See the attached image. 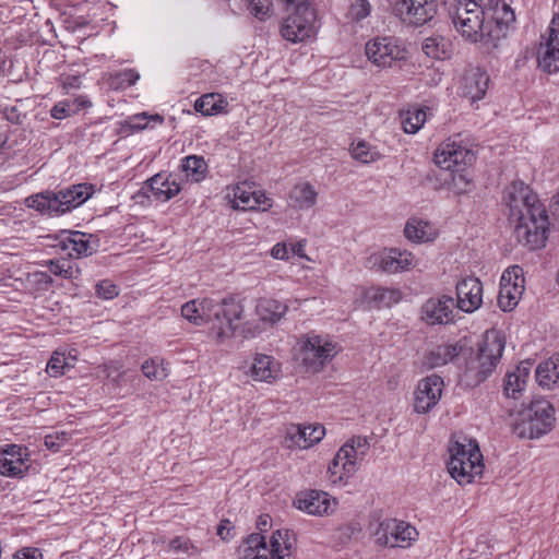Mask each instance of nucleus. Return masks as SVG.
Wrapping results in <instances>:
<instances>
[{
  "instance_id": "nucleus-48",
  "label": "nucleus",
  "mask_w": 559,
  "mask_h": 559,
  "mask_svg": "<svg viewBox=\"0 0 559 559\" xmlns=\"http://www.w3.org/2000/svg\"><path fill=\"white\" fill-rule=\"evenodd\" d=\"M70 368L64 354L55 352L47 364V372L51 377H58L64 373V369Z\"/></svg>"
},
{
  "instance_id": "nucleus-10",
  "label": "nucleus",
  "mask_w": 559,
  "mask_h": 559,
  "mask_svg": "<svg viewBox=\"0 0 559 559\" xmlns=\"http://www.w3.org/2000/svg\"><path fill=\"white\" fill-rule=\"evenodd\" d=\"M486 24H488L487 40L491 44L493 51L499 48L500 43L506 38L509 27L515 21L513 10L501 0H479Z\"/></svg>"
},
{
  "instance_id": "nucleus-51",
  "label": "nucleus",
  "mask_w": 559,
  "mask_h": 559,
  "mask_svg": "<svg viewBox=\"0 0 559 559\" xmlns=\"http://www.w3.org/2000/svg\"><path fill=\"white\" fill-rule=\"evenodd\" d=\"M150 121L162 123L164 119L159 115L147 116L146 114H140L132 116L130 118L129 124L131 129L142 130L148 126Z\"/></svg>"
},
{
  "instance_id": "nucleus-34",
  "label": "nucleus",
  "mask_w": 559,
  "mask_h": 559,
  "mask_svg": "<svg viewBox=\"0 0 559 559\" xmlns=\"http://www.w3.org/2000/svg\"><path fill=\"white\" fill-rule=\"evenodd\" d=\"M421 49L430 58L448 59L452 55V43L441 35H433L424 40Z\"/></svg>"
},
{
  "instance_id": "nucleus-12",
  "label": "nucleus",
  "mask_w": 559,
  "mask_h": 559,
  "mask_svg": "<svg viewBox=\"0 0 559 559\" xmlns=\"http://www.w3.org/2000/svg\"><path fill=\"white\" fill-rule=\"evenodd\" d=\"M417 536L418 532L414 526L396 519L379 522L373 531L376 544L383 547L407 548Z\"/></svg>"
},
{
  "instance_id": "nucleus-38",
  "label": "nucleus",
  "mask_w": 559,
  "mask_h": 559,
  "mask_svg": "<svg viewBox=\"0 0 559 559\" xmlns=\"http://www.w3.org/2000/svg\"><path fill=\"white\" fill-rule=\"evenodd\" d=\"M226 102L222 95L210 93L199 97L194 103V109L204 116H213L219 114L225 107Z\"/></svg>"
},
{
  "instance_id": "nucleus-19",
  "label": "nucleus",
  "mask_w": 559,
  "mask_h": 559,
  "mask_svg": "<svg viewBox=\"0 0 559 559\" xmlns=\"http://www.w3.org/2000/svg\"><path fill=\"white\" fill-rule=\"evenodd\" d=\"M335 504V500L328 492L320 490L300 492L294 501L298 510L316 516L329 515Z\"/></svg>"
},
{
  "instance_id": "nucleus-25",
  "label": "nucleus",
  "mask_w": 559,
  "mask_h": 559,
  "mask_svg": "<svg viewBox=\"0 0 559 559\" xmlns=\"http://www.w3.org/2000/svg\"><path fill=\"white\" fill-rule=\"evenodd\" d=\"M93 236L80 231L63 233L60 240L61 249L72 259L92 255L95 251Z\"/></svg>"
},
{
  "instance_id": "nucleus-37",
  "label": "nucleus",
  "mask_w": 559,
  "mask_h": 559,
  "mask_svg": "<svg viewBox=\"0 0 559 559\" xmlns=\"http://www.w3.org/2000/svg\"><path fill=\"white\" fill-rule=\"evenodd\" d=\"M292 542L289 532L276 531L273 533L270 539L269 554L274 556L275 559H286L290 556Z\"/></svg>"
},
{
  "instance_id": "nucleus-64",
  "label": "nucleus",
  "mask_w": 559,
  "mask_h": 559,
  "mask_svg": "<svg viewBox=\"0 0 559 559\" xmlns=\"http://www.w3.org/2000/svg\"><path fill=\"white\" fill-rule=\"evenodd\" d=\"M269 523H270V518L269 515H261L259 519H258V522H257V526L260 531H265L266 527L269 526Z\"/></svg>"
},
{
  "instance_id": "nucleus-33",
  "label": "nucleus",
  "mask_w": 559,
  "mask_h": 559,
  "mask_svg": "<svg viewBox=\"0 0 559 559\" xmlns=\"http://www.w3.org/2000/svg\"><path fill=\"white\" fill-rule=\"evenodd\" d=\"M277 366L271 356L259 354L250 366V376L255 381L270 382L277 376Z\"/></svg>"
},
{
  "instance_id": "nucleus-50",
  "label": "nucleus",
  "mask_w": 559,
  "mask_h": 559,
  "mask_svg": "<svg viewBox=\"0 0 559 559\" xmlns=\"http://www.w3.org/2000/svg\"><path fill=\"white\" fill-rule=\"evenodd\" d=\"M71 438V433L66 431H56L45 437V445L48 450L57 452Z\"/></svg>"
},
{
  "instance_id": "nucleus-60",
  "label": "nucleus",
  "mask_w": 559,
  "mask_h": 559,
  "mask_svg": "<svg viewBox=\"0 0 559 559\" xmlns=\"http://www.w3.org/2000/svg\"><path fill=\"white\" fill-rule=\"evenodd\" d=\"M305 247H306V241L301 240L296 243H293L290 246V250H292L293 254L298 255L301 259L309 260V258L307 257V254L305 252Z\"/></svg>"
},
{
  "instance_id": "nucleus-63",
  "label": "nucleus",
  "mask_w": 559,
  "mask_h": 559,
  "mask_svg": "<svg viewBox=\"0 0 559 559\" xmlns=\"http://www.w3.org/2000/svg\"><path fill=\"white\" fill-rule=\"evenodd\" d=\"M253 194L258 201L257 203V207L261 206V205H265L266 206H271V204L269 203V199L265 198V195L259 191H253Z\"/></svg>"
},
{
  "instance_id": "nucleus-21",
  "label": "nucleus",
  "mask_w": 559,
  "mask_h": 559,
  "mask_svg": "<svg viewBox=\"0 0 559 559\" xmlns=\"http://www.w3.org/2000/svg\"><path fill=\"white\" fill-rule=\"evenodd\" d=\"M483 302L481 282L474 276L463 278L456 284V307L464 312H474Z\"/></svg>"
},
{
  "instance_id": "nucleus-22",
  "label": "nucleus",
  "mask_w": 559,
  "mask_h": 559,
  "mask_svg": "<svg viewBox=\"0 0 559 559\" xmlns=\"http://www.w3.org/2000/svg\"><path fill=\"white\" fill-rule=\"evenodd\" d=\"M325 435L321 425H290L286 430L285 443L287 448L308 449L320 442Z\"/></svg>"
},
{
  "instance_id": "nucleus-15",
  "label": "nucleus",
  "mask_w": 559,
  "mask_h": 559,
  "mask_svg": "<svg viewBox=\"0 0 559 559\" xmlns=\"http://www.w3.org/2000/svg\"><path fill=\"white\" fill-rule=\"evenodd\" d=\"M537 61L543 71H559V14L552 17L547 32L542 36Z\"/></svg>"
},
{
  "instance_id": "nucleus-46",
  "label": "nucleus",
  "mask_w": 559,
  "mask_h": 559,
  "mask_svg": "<svg viewBox=\"0 0 559 559\" xmlns=\"http://www.w3.org/2000/svg\"><path fill=\"white\" fill-rule=\"evenodd\" d=\"M247 9L254 17L264 21L270 17L272 11L271 0H247Z\"/></svg>"
},
{
  "instance_id": "nucleus-47",
  "label": "nucleus",
  "mask_w": 559,
  "mask_h": 559,
  "mask_svg": "<svg viewBox=\"0 0 559 559\" xmlns=\"http://www.w3.org/2000/svg\"><path fill=\"white\" fill-rule=\"evenodd\" d=\"M373 299L380 306L390 307L401 299V292L394 288H378L373 295Z\"/></svg>"
},
{
  "instance_id": "nucleus-27",
  "label": "nucleus",
  "mask_w": 559,
  "mask_h": 559,
  "mask_svg": "<svg viewBox=\"0 0 559 559\" xmlns=\"http://www.w3.org/2000/svg\"><path fill=\"white\" fill-rule=\"evenodd\" d=\"M532 365L522 362L513 371L507 373L503 382V393L507 397L519 399L526 386Z\"/></svg>"
},
{
  "instance_id": "nucleus-57",
  "label": "nucleus",
  "mask_w": 559,
  "mask_h": 559,
  "mask_svg": "<svg viewBox=\"0 0 559 559\" xmlns=\"http://www.w3.org/2000/svg\"><path fill=\"white\" fill-rule=\"evenodd\" d=\"M453 186L457 193L466 192L468 190L467 187L469 186V181L464 175L457 174L453 176Z\"/></svg>"
},
{
  "instance_id": "nucleus-58",
  "label": "nucleus",
  "mask_w": 559,
  "mask_h": 559,
  "mask_svg": "<svg viewBox=\"0 0 559 559\" xmlns=\"http://www.w3.org/2000/svg\"><path fill=\"white\" fill-rule=\"evenodd\" d=\"M271 255L274 258V259H281V260H286L288 259V249H287V246L285 243H276L272 250H271Z\"/></svg>"
},
{
  "instance_id": "nucleus-17",
  "label": "nucleus",
  "mask_w": 559,
  "mask_h": 559,
  "mask_svg": "<svg viewBox=\"0 0 559 559\" xmlns=\"http://www.w3.org/2000/svg\"><path fill=\"white\" fill-rule=\"evenodd\" d=\"M367 58L377 67H391L404 58L405 51L393 37H376L366 44Z\"/></svg>"
},
{
  "instance_id": "nucleus-40",
  "label": "nucleus",
  "mask_w": 559,
  "mask_h": 559,
  "mask_svg": "<svg viewBox=\"0 0 559 559\" xmlns=\"http://www.w3.org/2000/svg\"><path fill=\"white\" fill-rule=\"evenodd\" d=\"M143 374L154 381H162L169 374V365L164 359L155 357L142 364Z\"/></svg>"
},
{
  "instance_id": "nucleus-5",
  "label": "nucleus",
  "mask_w": 559,
  "mask_h": 559,
  "mask_svg": "<svg viewBox=\"0 0 559 559\" xmlns=\"http://www.w3.org/2000/svg\"><path fill=\"white\" fill-rule=\"evenodd\" d=\"M94 193L92 185L78 183L59 190L46 191L26 199L28 207L43 214L59 215L71 211L87 201Z\"/></svg>"
},
{
  "instance_id": "nucleus-26",
  "label": "nucleus",
  "mask_w": 559,
  "mask_h": 559,
  "mask_svg": "<svg viewBox=\"0 0 559 559\" xmlns=\"http://www.w3.org/2000/svg\"><path fill=\"white\" fill-rule=\"evenodd\" d=\"M142 190L151 191L155 200L166 202L177 195L181 188L171 175L159 173L150 178Z\"/></svg>"
},
{
  "instance_id": "nucleus-13",
  "label": "nucleus",
  "mask_w": 559,
  "mask_h": 559,
  "mask_svg": "<svg viewBox=\"0 0 559 559\" xmlns=\"http://www.w3.org/2000/svg\"><path fill=\"white\" fill-rule=\"evenodd\" d=\"M417 265L416 257L397 248L384 249L367 258L366 266L389 274L408 271Z\"/></svg>"
},
{
  "instance_id": "nucleus-62",
  "label": "nucleus",
  "mask_w": 559,
  "mask_h": 559,
  "mask_svg": "<svg viewBox=\"0 0 559 559\" xmlns=\"http://www.w3.org/2000/svg\"><path fill=\"white\" fill-rule=\"evenodd\" d=\"M551 214L559 219V192L554 195L550 204Z\"/></svg>"
},
{
  "instance_id": "nucleus-54",
  "label": "nucleus",
  "mask_w": 559,
  "mask_h": 559,
  "mask_svg": "<svg viewBox=\"0 0 559 559\" xmlns=\"http://www.w3.org/2000/svg\"><path fill=\"white\" fill-rule=\"evenodd\" d=\"M72 112L73 109L71 107L70 102L68 100L59 102L50 110V115L55 119H63L66 117H69Z\"/></svg>"
},
{
  "instance_id": "nucleus-7",
  "label": "nucleus",
  "mask_w": 559,
  "mask_h": 559,
  "mask_svg": "<svg viewBox=\"0 0 559 559\" xmlns=\"http://www.w3.org/2000/svg\"><path fill=\"white\" fill-rule=\"evenodd\" d=\"M555 420L551 403L545 399H536L515 414L512 426L520 438L536 439L551 431Z\"/></svg>"
},
{
  "instance_id": "nucleus-32",
  "label": "nucleus",
  "mask_w": 559,
  "mask_h": 559,
  "mask_svg": "<svg viewBox=\"0 0 559 559\" xmlns=\"http://www.w3.org/2000/svg\"><path fill=\"white\" fill-rule=\"evenodd\" d=\"M461 350L459 343L439 345L426 355L424 364L430 369L444 366L459 356Z\"/></svg>"
},
{
  "instance_id": "nucleus-11",
  "label": "nucleus",
  "mask_w": 559,
  "mask_h": 559,
  "mask_svg": "<svg viewBox=\"0 0 559 559\" xmlns=\"http://www.w3.org/2000/svg\"><path fill=\"white\" fill-rule=\"evenodd\" d=\"M337 352V344L328 336L309 333L302 340L300 359L307 371L319 372Z\"/></svg>"
},
{
  "instance_id": "nucleus-61",
  "label": "nucleus",
  "mask_w": 559,
  "mask_h": 559,
  "mask_svg": "<svg viewBox=\"0 0 559 559\" xmlns=\"http://www.w3.org/2000/svg\"><path fill=\"white\" fill-rule=\"evenodd\" d=\"M242 559H275V557L269 552L260 551L255 554H246Z\"/></svg>"
},
{
  "instance_id": "nucleus-44",
  "label": "nucleus",
  "mask_w": 559,
  "mask_h": 559,
  "mask_svg": "<svg viewBox=\"0 0 559 559\" xmlns=\"http://www.w3.org/2000/svg\"><path fill=\"white\" fill-rule=\"evenodd\" d=\"M455 147L456 150L453 157L452 171L455 167L469 166L476 159L474 151L467 147L460 138Z\"/></svg>"
},
{
  "instance_id": "nucleus-55",
  "label": "nucleus",
  "mask_w": 559,
  "mask_h": 559,
  "mask_svg": "<svg viewBox=\"0 0 559 559\" xmlns=\"http://www.w3.org/2000/svg\"><path fill=\"white\" fill-rule=\"evenodd\" d=\"M169 547L171 550L179 552V551H189L191 547V543L189 539L185 537H176L173 540H170Z\"/></svg>"
},
{
  "instance_id": "nucleus-3",
  "label": "nucleus",
  "mask_w": 559,
  "mask_h": 559,
  "mask_svg": "<svg viewBox=\"0 0 559 559\" xmlns=\"http://www.w3.org/2000/svg\"><path fill=\"white\" fill-rule=\"evenodd\" d=\"M449 16L456 32L466 41L478 45L486 53L493 52L487 40L489 26L479 0H453L449 7Z\"/></svg>"
},
{
  "instance_id": "nucleus-49",
  "label": "nucleus",
  "mask_w": 559,
  "mask_h": 559,
  "mask_svg": "<svg viewBox=\"0 0 559 559\" xmlns=\"http://www.w3.org/2000/svg\"><path fill=\"white\" fill-rule=\"evenodd\" d=\"M371 12V5L368 0H356L352 3L348 17L352 21H361L367 17Z\"/></svg>"
},
{
  "instance_id": "nucleus-30",
  "label": "nucleus",
  "mask_w": 559,
  "mask_h": 559,
  "mask_svg": "<svg viewBox=\"0 0 559 559\" xmlns=\"http://www.w3.org/2000/svg\"><path fill=\"white\" fill-rule=\"evenodd\" d=\"M535 373L538 384L544 389L551 390L559 386V354L540 362Z\"/></svg>"
},
{
  "instance_id": "nucleus-16",
  "label": "nucleus",
  "mask_w": 559,
  "mask_h": 559,
  "mask_svg": "<svg viewBox=\"0 0 559 559\" xmlns=\"http://www.w3.org/2000/svg\"><path fill=\"white\" fill-rule=\"evenodd\" d=\"M395 14L411 25H424L431 21L438 12L437 0H397Z\"/></svg>"
},
{
  "instance_id": "nucleus-20",
  "label": "nucleus",
  "mask_w": 559,
  "mask_h": 559,
  "mask_svg": "<svg viewBox=\"0 0 559 559\" xmlns=\"http://www.w3.org/2000/svg\"><path fill=\"white\" fill-rule=\"evenodd\" d=\"M26 448L17 444L7 445L0 452V475L22 478L28 469Z\"/></svg>"
},
{
  "instance_id": "nucleus-59",
  "label": "nucleus",
  "mask_w": 559,
  "mask_h": 559,
  "mask_svg": "<svg viewBox=\"0 0 559 559\" xmlns=\"http://www.w3.org/2000/svg\"><path fill=\"white\" fill-rule=\"evenodd\" d=\"M231 522L229 520H222L217 526V535L227 540L230 537Z\"/></svg>"
},
{
  "instance_id": "nucleus-53",
  "label": "nucleus",
  "mask_w": 559,
  "mask_h": 559,
  "mask_svg": "<svg viewBox=\"0 0 559 559\" xmlns=\"http://www.w3.org/2000/svg\"><path fill=\"white\" fill-rule=\"evenodd\" d=\"M48 267L51 274L62 278H71L73 275V267L69 264V262L66 261H50Z\"/></svg>"
},
{
  "instance_id": "nucleus-18",
  "label": "nucleus",
  "mask_w": 559,
  "mask_h": 559,
  "mask_svg": "<svg viewBox=\"0 0 559 559\" xmlns=\"http://www.w3.org/2000/svg\"><path fill=\"white\" fill-rule=\"evenodd\" d=\"M443 380L437 374L421 379L415 391L414 411L417 414H427L440 401L443 391Z\"/></svg>"
},
{
  "instance_id": "nucleus-43",
  "label": "nucleus",
  "mask_w": 559,
  "mask_h": 559,
  "mask_svg": "<svg viewBox=\"0 0 559 559\" xmlns=\"http://www.w3.org/2000/svg\"><path fill=\"white\" fill-rule=\"evenodd\" d=\"M426 121V111L421 108H415L407 110L403 118V129L406 133H416Z\"/></svg>"
},
{
  "instance_id": "nucleus-23",
  "label": "nucleus",
  "mask_w": 559,
  "mask_h": 559,
  "mask_svg": "<svg viewBox=\"0 0 559 559\" xmlns=\"http://www.w3.org/2000/svg\"><path fill=\"white\" fill-rule=\"evenodd\" d=\"M454 299L449 296L429 298L421 308L423 320L431 325L448 324L453 321Z\"/></svg>"
},
{
  "instance_id": "nucleus-24",
  "label": "nucleus",
  "mask_w": 559,
  "mask_h": 559,
  "mask_svg": "<svg viewBox=\"0 0 559 559\" xmlns=\"http://www.w3.org/2000/svg\"><path fill=\"white\" fill-rule=\"evenodd\" d=\"M489 76L480 68H469L461 80L462 95L472 102L481 99L488 88Z\"/></svg>"
},
{
  "instance_id": "nucleus-36",
  "label": "nucleus",
  "mask_w": 559,
  "mask_h": 559,
  "mask_svg": "<svg viewBox=\"0 0 559 559\" xmlns=\"http://www.w3.org/2000/svg\"><path fill=\"white\" fill-rule=\"evenodd\" d=\"M459 136L444 140L436 150L433 159L436 165L445 170H452V163L456 150Z\"/></svg>"
},
{
  "instance_id": "nucleus-56",
  "label": "nucleus",
  "mask_w": 559,
  "mask_h": 559,
  "mask_svg": "<svg viewBox=\"0 0 559 559\" xmlns=\"http://www.w3.org/2000/svg\"><path fill=\"white\" fill-rule=\"evenodd\" d=\"M43 555L37 548H25L17 551L13 559H41Z\"/></svg>"
},
{
  "instance_id": "nucleus-6",
  "label": "nucleus",
  "mask_w": 559,
  "mask_h": 559,
  "mask_svg": "<svg viewBox=\"0 0 559 559\" xmlns=\"http://www.w3.org/2000/svg\"><path fill=\"white\" fill-rule=\"evenodd\" d=\"M448 469L450 475L460 484H471L484 472L483 454L478 443L467 437L452 441Z\"/></svg>"
},
{
  "instance_id": "nucleus-52",
  "label": "nucleus",
  "mask_w": 559,
  "mask_h": 559,
  "mask_svg": "<svg viewBox=\"0 0 559 559\" xmlns=\"http://www.w3.org/2000/svg\"><path fill=\"white\" fill-rule=\"evenodd\" d=\"M119 289L118 287L108 280L100 281L96 285V295L99 298L110 300L118 296Z\"/></svg>"
},
{
  "instance_id": "nucleus-45",
  "label": "nucleus",
  "mask_w": 559,
  "mask_h": 559,
  "mask_svg": "<svg viewBox=\"0 0 559 559\" xmlns=\"http://www.w3.org/2000/svg\"><path fill=\"white\" fill-rule=\"evenodd\" d=\"M240 550L243 556L246 554H255L260 551L267 552L269 547L263 535L260 533H253L246 538Z\"/></svg>"
},
{
  "instance_id": "nucleus-14",
  "label": "nucleus",
  "mask_w": 559,
  "mask_h": 559,
  "mask_svg": "<svg viewBox=\"0 0 559 559\" xmlns=\"http://www.w3.org/2000/svg\"><path fill=\"white\" fill-rule=\"evenodd\" d=\"M524 273L519 265L508 267L501 275L498 305L503 311L513 310L524 292Z\"/></svg>"
},
{
  "instance_id": "nucleus-29",
  "label": "nucleus",
  "mask_w": 559,
  "mask_h": 559,
  "mask_svg": "<svg viewBox=\"0 0 559 559\" xmlns=\"http://www.w3.org/2000/svg\"><path fill=\"white\" fill-rule=\"evenodd\" d=\"M286 311V305L272 298H260L255 305V312L260 321L269 325L278 322Z\"/></svg>"
},
{
  "instance_id": "nucleus-39",
  "label": "nucleus",
  "mask_w": 559,
  "mask_h": 559,
  "mask_svg": "<svg viewBox=\"0 0 559 559\" xmlns=\"http://www.w3.org/2000/svg\"><path fill=\"white\" fill-rule=\"evenodd\" d=\"M257 199L253 194V191L250 190V187L247 183L238 185L234 189V201L233 206L237 210H254L257 209Z\"/></svg>"
},
{
  "instance_id": "nucleus-41",
  "label": "nucleus",
  "mask_w": 559,
  "mask_h": 559,
  "mask_svg": "<svg viewBox=\"0 0 559 559\" xmlns=\"http://www.w3.org/2000/svg\"><path fill=\"white\" fill-rule=\"evenodd\" d=\"M350 153L354 159L364 164L373 163L381 158L379 151L361 140L352 144Z\"/></svg>"
},
{
  "instance_id": "nucleus-42",
  "label": "nucleus",
  "mask_w": 559,
  "mask_h": 559,
  "mask_svg": "<svg viewBox=\"0 0 559 559\" xmlns=\"http://www.w3.org/2000/svg\"><path fill=\"white\" fill-rule=\"evenodd\" d=\"M140 79V74L133 69H126L108 76V85L115 90L127 88Z\"/></svg>"
},
{
  "instance_id": "nucleus-2",
  "label": "nucleus",
  "mask_w": 559,
  "mask_h": 559,
  "mask_svg": "<svg viewBox=\"0 0 559 559\" xmlns=\"http://www.w3.org/2000/svg\"><path fill=\"white\" fill-rule=\"evenodd\" d=\"M181 314L194 325H210L217 340L224 341L237 331L243 337H252L255 331L247 328L242 299L235 296L216 301L212 298L193 299L181 307Z\"/></svg>"
},
{
  "instance_id": "nucleus-31",
  "label": "nucleus",
  "mask_w": 559,
  "mask_h": 559,
  "mask_svg": "<svg viewBox=\"0 0 559 559\" xmlns=\"http://www.w3.org/2000/svg\"><path fill=\"white\" fill-rule=\"evenodd\" d=\"M404 235L409 241L421 243L432 241L437 233L429 222L413 217L407 221Z\"/></svg>"
},
{
  "instance_id": "nucleus-35",
  "label": "nucleus",
  "mask_w": 559,
  "mask_h": 559,
  "mask_svg": "<svg viewBox=\"0 0 559 559\" xmlns=\"http://www.w3.org/2000/svg\"><path fill=\"white\" fill-rule=\"evenodd\" d=\"M180 169L187 180L200 182L206 177L207 164L202 156L190 155L182 158Z\"/></svg>"
},
{
  "instance_id": "nucleus-1",
  "label": "nucleus",
  "mask_w": 559,
  "mask_h": 559,
  "mask_svg": "<svg viewBox=\"0 0 559 559\" xmlns=\"http://www.w3.org/2000/svg\"><path fill=\"white\" fill-rule=\"evenodd\" d=\"M509 217L515 222L514 234L520 243L534 250L545 246L548 216L532 189L522 181L512 182L503 193Z\"/></svg>"
},
{
  "instance_id": "nucleus-9",
  "label": "nucleus",
  "mask_w": 559,
  "mask_h": 559,
  "mask_svg": "<svg viewBox=\"0 0 559 559\" xmlns=\"http://www.w3.org/2000/svg\"><path fill=\"white\" fill-rule=\"evenodd\" d=\"M368 449L369 443L362 437H355L346 442L329 464L328 474L331 483H342L352 477L357 472Z\"/></svg>"
},
{
  "instance_id": "nucleus-4",
  "label": "nucleus",
  "mask_w": 559,
  "mask_h": 559,
  "mask_svg": "<svg viewBox=\"0 0 559 559\" xmlns=\"http://www.w3.org/2000/svg\"><path fill=\"white\" fill-rule=\"evenodd\" d=\"M506 346L504 337L498 330L486 331L474 356L466 361L462 382L474 388L484 382L496 369Z\"/></svg>"
},
{
  "instance_id": "nucleus-28",
  "label": "nucleus",
  "mask_w": 559,
  "mask_h": 559,
  "mask_svg": "<svg viewBox=\"0 0 559 559\" xmlns=\"http://www.w3.org/2000/svg\"><path fill=\"white\" fill-rule=\"evenodd\" d=\"M318 192L308 181L296 183L289 191L288 204L296 210H309L317 203Z\"/></svg>"
},
{
  "instance_id": "nucleus-8",
  "label": "nucleus",
  "mask_w": 559,
  "mask_h": 559,
  "mask_svg": "<svg viewBox=\"0 0 559 559\" xmlns=\"http://www.w3.org/2000/svg\"><path fill=\"white\" fill-rule=\"evenodd\" d=\"M287 13L281 26L284 39L298 43L304 41L317 33V14L310 0H284Z\"/></svg>"
}]
</instances>
